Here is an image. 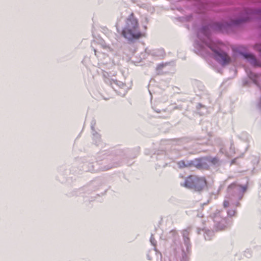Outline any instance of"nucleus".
<instances>
[{
    "instance_id": "nucleus-1",
    "label": "nucleus",
    "mask_w": 261,
    "mask_h": 261,
    "mask_svg": "<svg viewBox=\"0 0 261 261\" xmlns=\"http://www.w3.org/2000/svg\"><path fill=\"white\" fill-rule=\"evenodd\" d=\"M244 14V16L230 20L229 22H214L202 27L197 33L198 40L194 43L195 48L201 52L206 50V47H208L213 52L214 58L222 66L228 64L231 61L230 57L222 50L221 44L212 40L210 32L211 30L223 32L227 31L231 27L239 25L251 18L250 10H245Z\"/></svg>"
},
{
    "instance_id": "nucleus-2",
    "label": "nucleus",
    "mask_w": 261,
    "mask_h": 261,
    "mask_svg": "<svg viewBox=\"0 0 261 261\" xmlns=\"http://www.w3.org/2000/svg\"><path fill=\"white\" fill-rule=\"evenodd\" d=\"M247 187L232 184L227 188V193L223 202V207L225 208L230 207L228 210L227 214L228 216L231 217L235 215L236 211L235 207L240 206L239 201L242 199L246 192Z\"/></svg>"
},
{
    "instance_id": "nucleus-3",
    "label": "nucleus",
    "mask_w": 261,
    "mask_h": 261,
    "mask_svg": "<svg viewBox=\"0 0 261 261\" xmlns=\"http://www.w3.org/2000/svg\"><path fill=\"white\" fill-rule=\"evenodd\" d=\"M122 34L124 38L130 41L138 39L142 36L139 27L138 20L134 17L133 13H132L127 18Z\"/></svg>"
},
{
    "instance_id": "nucleus-4",
    "label": "nucleus",
    "mask_w": 261,
    "mask_h": 261,
    "mask_svg": "<svg viewBox=\"0 0 261 261\" xmlns=\"http://www.w3.org/2000/svg\"><path fill=\"white\" fill-rule=\"evenodd\" d=\"M214 222V228L216 230H221L229 226L231 221L226 216L223 211L217 210L211 215Z\"/></svg>"
},
{
    "instance_id": "nucleus-5",
    "label": "nucleus",
    "mask_w": 261,
    "mask_h": 261,
    "mask_svg": "<svg viewBox=\"0 0 261 261\" xmlns=\"http://www.w3.org/2000/svg\"><path fill=\"white\" fill-rule=\"evenodd\" d=\"M206 180L204 178L191 175L188 177L183 183H181L180 185L188 189L200 191L206 186Z\"/></svg>"
},
{
    "instance_id": "nucleus-6",
    "label": "nucleus",
    "mask_w": 261,
    "mask_h": 261,
    "mask_svg": "<svg viewBox=\"0 0 261 261\" xmlns=\"http://www.w3.org/2000/svg\"><path fill=\"white\" fill-rule=\"evenodd\" d=\"M105 82L111 86V87L117 91L120 95L124 96L128 91V87L122 82L117 81L113 78H110L108 73L104 74Z\"/></svg>"
},
{
    "instance_id": "nucleus-7",
    "label": "nucleus",
    "mask_w": 261,
    "mask_h": 261,
    "mask_svg": "<svg viewBox=\"0 0 261 261\" xmlns=\"http://www.w3.org/2000/svg\"><path fill=\"white\" fill-rule=\"evenodd\" d=\"M219 164L220 161L217 158L207 157L200 159L197 166L199 168L207 169L209 165L218 166Z\"/></svg>"
},
{
    "instance_id": "nucleus-8",
    "label": "nucleus",
    "mask_w": 261,
    "mask_h": 261,
    "mask_svg": "<svg viewBox=\"0 0 261 261\" xmlns=\"http://www.w3.org/2000/svg\"><path fill=\"white\" fill-rule=\"evenodd\" d=\"M243 56L253 66H261V64L253 55L246 53L243 54Z\"/></svg>"
},
{
    "instance_id": "nucleus-9",
    "label": "nucleus",
    "mask_w": 261,
    "mask_h": 261,
    "mask_svg": "<svg viewBox=\"0 0 261 261\" xmlns=\"http://www.w3.org/2000/svg\"><path fill=\"white\" fill-rule=\"evenodd\" d=\"M182 237L184 241L185 245L186 247L187 251L189 252L191 248V245L190 243V240L188 237L190 233V229H187L182 231Z\"/></svg>"
},
{
    "instance_id": "nucleus-10",
    "label": "nucleus",
    "mask_w": 261,
    "mask_h": 261,
    "mask_svg": "<svg viewBox=\"0 0 261 261\" xmlns=\"http://www.w3.org/2000/svg\"><path fill=\"white\" fill-rule=\"evenodd\" d=\"M146 52L149 54H151L152 56L159 57H162L165 55L164 50L163 49H158L152 50H150L148 49H146Z\"/></svg>"
},
{
    "instance_id": "nucleus-11",
    "label": "nucleus",
    "mask_w": 261,
    "mask_h": 261,
    "mask_svg": "<svg viewBox=\"0 0 261 261\" xmlns=\"http://www.w3.org/2000/svg\"><path fill=\"white\" fill-rule=\"evenodd\" d=\"M181 251L182 252V256L181 257L178 259L177 261H188V258L185 254L184 250L181 249ZM161 261H171V260L168 256H166L163 259H162V257H161Z\"/></svg>"
},
{
    "instance_id": "nucleus-12",
    "label": "nucleus",
    "mask_w": 261,
    "mask_h": 261,
    "mask_svg": "<svg viewBox=\"0 0 261 261\" xmlns=\"http://www.w3.org/2000/svg\"><path fill=\"white\" fill-rule=\"evenodd\" d=\"M214 236V231L211 230H205L204 232V237L205 240H210Z\"/></svg>"
},
{
    "instance_id": "nucleus-13",
    "label": "nucleus",
    "mask_w": 261,
    "mask_h": 261,
    "mask_svg": "<svg viewBox=\"0 0 261 261\" xmlns=\"http://www.w3.org/2000/svg\"><path fill=\"white\" fill-rule=\"evenodd\" d=\"M177 164L180 168H182L184 167H188L190 165H191V163H189L188 162L187 163H186L185 161H181L178 162Z\"/></svg>"
},
{
    "instance_id": "nucleus-14",
    "label": "nucleus",
    "mask_w": 261,
    "mask_h": 261,
    "mask_svg": "<svg viewBox=\"0 0 261 261\" xmlns=\"http://www.w3.org/2000/svg\"><path fill=\"white\" fill-rule=\"evenodd\" d=\"M248 76L251 80H252L255 83H256V75H255V74H254L252 72H250L249 74H248Z\"/></svg>"
},
{
    "instance_id": "nucleus-15",
    "label": "nucleus",
    "mask_w": 261,
    "mask_h": 261,
    "mask_svg": "<svg viewBox=\"0 0 261 261\" xmlns=\"http://www.w3.org/2000/svg\"><path fill=\"white\" fill-rule=\"evenodd\" d=\"M93 137L94 140H99L100 139V135L97 133H93Z\"/></svg>"
},
{
    "instance_id": "nucleus-16",
    "label": "nucleus",
    "mask_w": 261,
    "mask_h": 261,
    "mask_svg": "<svg viewBox=\"0 0 261 261\" xmlns=\"http://www.w3.org/2000/svg\"><path fill=\"white\" fill-rule=\"evenodd\" d=\"M150 243L153 246H155L156 245V241L154 238L153 237V236L151 235L150 239Z\"/></svg>"
},
{
    "instance_id": "nucleus-17",
    "label": "nucleus",
    "mask_w": 261,
    "mask_h": 261,
    "mask_svg": "<svg viewBox=\"0 0 261 261\" xmlns=\"http://www.w3.org/2000/svg\"><path fill=\"white\" fill-rule=\"evenodd\" d=\"M167 65V63L166 64H160L157 67V70H161L164 66H166Z\"/></svg>"
},
{
    "instance_id": "nucleus-18",
    "label": "nucleus",
    "mask_w": 261,
    "mask_h": 261,
    "mask_svg": "<svg viewBox=\"0 0 261 261\" xmlns=\"http://www.w3.org/2000/svg\"><path fill=\"white\" fill-rule=\"evenodd\" d=\"M256 49L261 53V44L256 45Z\"/></svg>"
},
{
    "instance_id": "nucleus-19",
    "label": "nucleus",
    "mask_w": 261,
    "mask_h": 261,
    "mask_svg": "<svg viewBox=\"0 0 261 261\" xmlns=\"http://www.w3.org/2000/svg\"><path fill=\"white\" fill-rule=\"evenodd\" d=\"M172 248L174 250V251L175 253H178L179 252V249L175 248H174V246H172Z\"/></svg>"
},
{
    "instance_id": "nucleus-20",
    "label": "nucleus",
    "mask_w": 261,
    "mask_h": 261,
    "mask_svg": "<svg viewBox=\"0 0 261 261\" xmlns=\"http://www.w3.org/2000/svg\"><path fill=\"white\" fill-rule=\"evenodd\" d=\"M171 233H172L173 235L175 234L176 233V232L174 231H172L170 232Z\"/></svg>"
},
{
    "instance_id": "nucleus-21",
    "label": "nucleus",
    "mask_w": 261,
    "mask_h": 261,
    "mask_svg": "<svg viewBox=\"0 0 261 261\" xmlns=\"http://www.w3.org/2000/svg\"><path fill=\"white\" fill-rule=\"evenodd\" d=\"M258 13L261 16V10L258 11Z\"/></svg>"
},
{
    "instance_id": "nucleus-22",
    "label": "nucleus",
    "mask_w": 261,
    "mask_h": 261,
    "mask_svg": "<svg viewBox=\"0 0 261 261\" xmlns=\"http://www.w3.org/2000/svg\"><path fill=\"white\" fill-rule=\"evenodd\" d=\"M191 17V16H189L188 17V21H189V20H190V17Z\"/></svg>"
},
{
    "instance_id": "nucleus-23",
    "label": "nucleus",
    "mask_w": 261,
    "mask_h": 261,
    "mask_svg": "<svg viewBox=\"0 0 261 261\" xmlns=\"http://www.w3.org/2000/svg\"><path fill=\"white\" fill-rule=\"evenodd\" d=\"M95 55H96V50L94 49Z\"/></svg>"
},
{
    "instance_id": "nucleus-24",
    "label": "nucleus",
    "mask_w": 261,
    "mask_h": 261,
    "mask_svg": "<svg viewBox=\"0 0 261 261\" xmlns=\"http://www.w3.org/2000/svg\"><path fill=\"white\" fill-rule=\"evenodd\" d=\"M91 127H92V129H93V126H92Z\"/></svg>"
}]
</instances>
